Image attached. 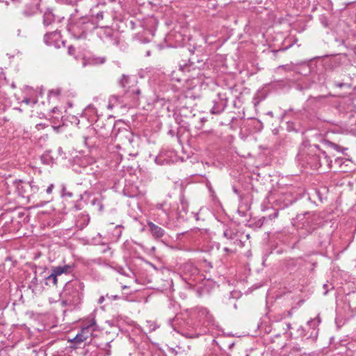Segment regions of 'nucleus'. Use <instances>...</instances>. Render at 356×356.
<instances>
[{
    "label": "nucleus",
    "mask_w": 356,
    "mask_h": 356,
    "mask_svg": "<svg viewBox=\"0 0 356 356\" xmlns=\"http://www.w3.org/2000/svg\"><path fill=\"white\" fill-rule=\"evenodd\" d=\"M97 325L95 319L92 317L88 319L83 325L81 331L72 339L69 341L79 346L82 343H87L90 341L93 332L97 330Z\"/></svg>",
    "instance_id": "obj_3"
},
{
    "label": "nucleus",
    "mask_w": 356,
    "mask_h": 356,
    "mask_svg": "<svg viewBox=\"0 0 356 356\" xmlns=\"http://www.w3.org/2000/svg\"><path fill=\"white\" fill-rule=\"evenodd\" d=\"M81 173H86L88 175V178L87 180L90 182L91 185L95 184V180L96 179H93L95 177V175H90L88 172V168H83L82 170L80 171Z\"/></svg>",
    "instance_id": "obj_15"
},
{
    "label": "nucleus",
    "mask_w": 356,
    "mask_h": 356,
    "mask_svg": "<svg viewBox=\"0 0 356 356\" xmlns=\"http://www.w3.org/2000/svg\"><path fill=\"white\" fill-rule=\"evenodd\" d=\"M147 225L151 232V234L154 238H161L165 234L164 229L159 227L158 225H155L152 222L149 221L147 222Z\"/></svg>",
    "instance_id": "obj_10"
},
{
    "label": "nucleus",
    "mask_w": 356,
    "mask_h": 356,
    "mask_svg": "<svg viewBox=\"0 0 356 356\" xmlns=\"http://www.w3.org/2000/svg\"><path fill=\"white\" fill-rule=\"evenodd\" d=\"M188 67L187 65H184V66H179V69L177 71H174L172 72V74H171V78L172 79H175V80H177V81H181V78L179 77V76H177L176 75L177 73L178 72H184L186 70H188Z\"/></svg>",
    "instance_id": "obj_13"
},
{
    "label": "nucleus",
    "mask_w": 356,
    "mask_h": 356,
    "mask_svg": "<svg viewBox=\"0 0 356 356\" xmlns=\"http://www.w3.org/2000/svg\"><path fill=\"white\" fill-rule=\"evenodd\" d=\"M343 86V83H339L337 84V86L339 88H341Z\"/></svg>",
    "instance_id": "obj_44"
},
{
    "label": "nucleus",
    "mask_w": 356,
    "mask_h": 356,
    "mask_svg": "<svg viewBox=\"0 0 356 356\" xmlns=\"http://www.w3.org/2000/svg\"><path fill=\"white\" fill-rule=\"evenodd\" d=\"M286 330H289L291 328V325L290 323H286Z\"/></svg>",
    "instance_id": "obj_39"
},
{
    "label": "nucleus",
    "mask_w": 356,
    "mask_h": 356,
    "mask_svg": "<svg viewBox=\"0 0 356 356\" xmlns=\"http://www.w3.org/2000/svg\"><path fill=\"white\" fill-rule=\"evenodd\" d=\"M71 270V267L69 265H64L62 266H56L52 269V273H54L57 277L61 275L62 274H67L70 273Z\"/></svg>",
    "instance_id": "obj_12"
},
{
    "label": "nucleus",
    "mask_w": 356,
    "mask_h": 356,
    "mask_svg": "<svg viewBox=\"0 0 356 356\" xmlns=\"http://www.w3.org/2000/svg\"><path fill=\"white\" fill-rule=\"evenodd\" d=\"M44 42L47 44H58L59 42L64 44L65 43V42L61 39L60 33L58 31L46 33L44 36Z\"/></svg>",
    "instance_id": "obj_9"
},
{
    "label": "nucleus",
    "mask_w": 356,
    "mask_h": 356,
    "mask_svg": "<svg viewBox=\"0 0 356 356\" xmlns=\"http://www.w3.org/2000/svg\"><path fill=\"white\" fill-rule=\"evenodd\" d=\"M37 99H35V98H24L23 100H22V102L23 103H25L26 104H35L37 103Z\"/></svg>",
    "instance_id": "obj_22"
},
{
    "label": "nucleus",
    "mask_w": 356,
    "mask_h": 356,
    "mask_svg": "<svg viewBox=\"0 0 356 356\" xmlns=\"http://www.w3.org/2000/svg\"><path fill=\"white\" fill-rule=\"evenodd\" d=\"M234 191L236 193H238V191H237V190H236V188H234Z\"/></svg>",
    "instance_id": "obj_49"
},
{
    "label": "nucleus",
    "mask_w": 356,
    "mask_h": 356,
    "mask_svg": "<svg viewBox=\"0 0 356 356\" xmlns=\"http://www.w3.org/2000/svg\"><path fill=\"white\" fill-rule=\"evenodd\" d=\"M61 90L60 88L52 89L49 92V97H58L60 95Z\"/></svg>",
    "instance_id": "obj_19"
},
{
    "label": "nucleus",
    "mask_w": 356,
    "mask_h": 356,
    "mask_svg": "<svg viewBox=\"0 0 356 356\" xmlns=\"http://www.w3.org/2000/svg\"><path fill=\"white\" fill-rule=\"evenodd\" d=\"M212 106L210 112L212 114L219 115L222 113L227 106V96L226 92H218L211 98Z\"/></svg>",
    "instance_id": "obj_8"
},
{
    "label": "nucleus",
    "mask_w": 356,
    "mask_h": 356,
    "mask_svg": "<svg viewBox=\"0 0 356 356\" xmlns=\"http://www.w3.org/2000/svg\"><path fill=\"white\" fill-rule=\"evenodd\" d=\"M58 153L60 156H62L63 158H65V153L63 151V149L61 147L58 148Z\"/></svg>",
    "instance_id": "obj_32"
},
{
    "label": "nucleus",
    "mask_w": 356,
    "mask_h": 356,
    "mask_svg": "<svg viewBox=\"0 0 356 356\" xmlns=\"http://www.w3.org/2000/svg\"><path fill=\"white\" fill-rule=\"evenodd\" d=\"M292 202H293V201L291 200H289L287 202L284 203V206L287 207V206L290 205Z\"/></svg>",
    "instance_id": "obj_34"
},
{
    "label": "nucleus",
    "mask_w": 356,
    "mask_h": 356,
    "mask_svg": "<svg viewBox=\"0 0 356 356\" xmlns=\"http://www.w3.org/2000/svg\"><path fill=\"white\" fill-rule=\"evenodd\" d=\"M104 300V296H102L100 297V298L99 299V303H102Z\"/></svg>",
    "instance_id": "obj_38"
},
{
    "label": "nucleus",
    "mask_w": 356,
    "mask_h": 356,
    "mask_svg": "<svg viewBox=\"0 0 356 356\" xmlns=\"http://www.w3.org/2000/svg\"><path fill=\"white\" fill-rule=\"evenodd\" d=\"M333 147H334V148L337 151H338V152H340V151H341V149H341V147H340L339 145H336V144H333Z\"/></svg>",
    "instance_id": "obj_35"
},
{
    "label": "nucleus",
    "mask_w": 356,
    "mask_h": 356,
    "mask_svg": "<svg viewBox=\"0 0 356 356\" xmlns=\"http://www.w3.org/2000/svg\"><path fill=\"white\" fill-rule=\"evenodd\" d=\"M90 138L88 137H84V144L88 147H91L92 145V143H90Z\"/></svg>",
    "instance_id": "obj_27"
},
{
    "label": "nucleus",
    "mask_w": 356,
    "mask_h": 356,
    "mask_svg": "<svg viewBox=\"0 0 356 356\" xmlns=\"http://www.w3.org/2000/svg\"><path fill=\"white\" fill-rule=\"evenodd\" d=\"M44 127H45V126H44V124H36V125H35V128H36L37 129H38V130H39V129H44Z\"/></svg>",
    "instance_id": "obj_33"
},
{
    "label": "nucleus",
    "mask_w": 356,
    "mask_h": 356,
    "mask_svg": "<svg viewBox=\"0 0 356 356\" xmlns=\"http://www.w3.org/2000/svg\"><path fill=\"white\" fill-rule=\"evenodd\" d=\"M286 49H287V47H286V48H280V49H279L278 50H271V52L273 53V54L274 56H275V54H276L277 52H279V51H286Z\"/></svg>",
    "instance_id": "obj_29"
},
{
    "label": "nucleus",
    "mask_w": 356,
    "mask_h": 356,
    "mask_svg": "<svg viewBox=\"0 0 356 356\" xmlns=\"http://www.w3.org/2000/svg\"><path fill=\"white\" fill-rule=\"evenodd\" d=\"M113 300H118L119 297L118 296H113Z\"/></svg>",
    "instance_id": "obj_42"
},
{
    "label": "nucleus",
    "mask_w": 356,
    "mask_h": 356,
    "mask_svg": "<svg viewBox=\"0 0 356 356\" xmlns=\"http://www.w3.org/2000/svg\"><path fill=\"white\" fill-rule=\"evenodd\" d=\"M146 56H150V51H147V53H146Z\"/></svg>",
    "instance_id": "obj_45"
},
{
    "label": "nucleus",
    "mask_w": 356,
    "mask_h": 356,
    "mask_svg": "<svg viewBox=\"0 0 356 356\" xmlns=\"http://www.w3.org/2000/svg\"><path fill=\"white\" fill-rule=\"evenodd\" d=\"M302 67L304 68V72H300L301 74H307V73H308L309 72V67H308V65H306V64H304L302 65Z\"/></svg>",
    "instance_id": "obj_30"
},
{
    "label": "nucleus",
    "mask_w": 356,
    "mask_h": 356,
    "mask_svg": "<svg viewBox=\"0 0 356 356\" xmlns=\"http://www.w3.org/2000/svg\"><path fill=\"white\" fill-rule=\"evenodd\" d=\"M41 160L42 163L45 164H50L51 163V159L49 157L48 154H44L41 156Z\"/></svg>",
    "instance_id": "obj_23"
},
{
    "label": "nucleus",
    "mask_w": 356,
    "mask_h": 356,
    "mask_svg": "<svg viewBox=\"0 0 356 356\" xmlns=\"http://www.w3.org/2000/svg\"><path fill=\"white\" fill-rule=\"evenodd\" d=\"M127 81H128V76H127L125 75H122V80H121L120 83L123 88L125 87V84L127 83Z\"/></svg>",
    "instance_id": "obj_26"
},
{
    "label": "nucleus",
    "mask_w": 356,
    "mask_h": 356,
    "mask_svg": "<svg viewBox=\"0 0 356 356\" xmlns=\"http://www.w3.org/2000/svg\"><path fill=\"white\" fill-rule=\"evenodd\" d=\"M89 221H90V217H89L88 214L82 213L80 216H79V217L76 221V225L78 228L82 229L86 226H87Z\"/></svg>",
    "instance_id": "obj_11"
},
{
    "label": "nucleus",
    "mask_w": 356,
    "mask_h": 356,
    "mask_svg": "<svg viewBox=\"0 0 356 356\" xmlns=\"http://www.w3.org/2000/svg\"><path fill=\"white\" fill-rule=\"evenodd\" d=\"M157 209H161V210H163V205H162V204L158 205V206H157Z\"/></svg>",
    "instance_id": "obj_40"
},
{
    "label": "nucleus",
    "mask_w": 356,
    "mask_h": 356,
    "mask_svg": "<svg viewBox=\"0 0 356 356\" xmlns=\"http://www.w3.org/2000/svg\"><path fill=\"white\" fill-rule=\"evenodd\" d=\"M169 324L186 338H197L205 334L208 326L218 327L213 316L207 308L202 307L187 309L180 316L169 319Z\"/></svg>",
    "instance_id": "obj_1"
},
{
    "label": "nucleus",
    "mask_w": 356,
    "mask_h": 356,
    "mask_svg": "<svg viewBox=\"0 0 356 356\" xmlns=\"http://www.w3.org/2000/svg\"><path fill=\"white\" fill-rule=\"evenodd\" d=\"M68 105H69V106H70V107H72V103H70V102H69V103H68Z\"/></svg>",
    "instance_id": "obj_47"
},
{
    "label": "nucleus",
    "mask_w": 356,
    "mask_h": 356,
    "mask_svg": "<svg viewBox=\"0 0 356 356\" xmlns=\"http://www.w3.org/2000/svg\"><path fill=\"white\" fill-rule=\"evenodd\" d=\"M86 111H90L92 113H95L96 112V109L95 108L92 106V105H89L86 108Z\"/></svg>",
    "instance_id": "obj_31"
},
{
    "label": "nucleus",
    "mask_w": 356,
    "mask_h": 356,
    "mask_svg": "<svg viewBox=\"0 0 356 356\" xmlns=\"http://www.w3.org/2000/svg\"><path fill=\"white\" fill-rule=\"evenodd\" d=\"M224 251L226 252H229V249L228 248H224Z\"/></svg>",
    "instance_id": "obj_41"
},
{
    "label": "nucleus",
    "mask_w": 356,
    "mask_h": 356,
    "mask_svg": "<svg viewBox=\"0 0 356 356\" xmlns=\"http://www.w3.org/2000/svg\"><path fill=\"white\" fill-rule=\"evenodd\" d=\"M92 203L93 205L97 204L99 207V209L100 211L102 210L103 206L102 205V204L100 203V201L98 199L95 198L94 200H92Z\"/></svg>",
    "instance_id": "obj_25"
},
{
    "label": "nucleus",
    "mask_w": 356,
    "mask_h": 356,
    "mask_svg": "<svg viewBox=\"0 0 356 356\" xmlns=\"http://www.w3.org/2000/svg\"><path fill=\"white\" fill-rule=\"evenodd\" d=\"M318 215L314 211H307L296 216L294 225L297 227L300 238H305L317 228Z\"/></svg>",
    "instance_id": "obj_2"
},
{
    "label": "nucleus",
    "mask_w": 356,
    "mask_h": 356,
    "mask_svg": "<svg viewBox=\"0 0 356 356\" xmlns=\"http://www.w3.org/2000/svg\"><path fill=\"white\" fill-rule=\"evenodd\" d=\"M67 51L70 55H74L75 59L81 58L83 60V67L87 65L103 64L106 61L105 57H99L89 53L83 52L81 50V46H68Z\"/></svg>",
    "instance_id": "obj_4"
},
{
    "label": "nucleus",
    "mask_w": 356,
    "mask_h": 356,
    "mask_svg": "<svg viewBox=\"0 0 356 356\" xmlns=\"http://www.w3.org/2000/svg\"><path fill=\"white\" fill-rule=\"evenodd\" d=\"M57 111H59V109L57 107H55L52 109V112L54 113H56Z\"/></svg>",
    "instance_id": "obj_37"
},
{
    "label": "nucleus",
    "mask_w": 356,
    "mask_h": 356,
    "mask_svg": "<svg viewBox=\"0 0 356 356\" xmlns=\"http://www.w3.org/2000/svg\"><path fill=\"white\" fill-rule=\"evenodd\" d=\"M57 276L51 272V273L47 277V280L51 281L54 285H56L58 282Z\"/></svg>",
    "instance_id": "obj_21"
},
{
    "label": "nucleus",
    "mask_w": 356,
    "mask_h": 356,
    "mask_svg": "<svg viewBox=\"0 0 356 356\" xmlns=\"http://www.w3.org/2000/svg\"><path fill=\"white\" fill-rule=\"evenodd\" d=\"M320 323H321V319H320L319 316H317L316 318L311 319L310 321H309L307 322V324L309 327L315 329V327H316L319 325Z\"/></svg>",
    "instance_id": "obj_17"
},
{
    "label": "nucleus",
    "mask_w": 356,
    "mask_h": 356,
    "mask_svg": "<svg viewBox=\"0 0 356 356\" xmlns=\"http://www.w3.org/2000/svg\"><path fill=\"white\" fill-rule=\"evenodd\" d=\"M13 186L18 195L24 198H29L39 191V186L33 181L16 179L13 181Z\"/></svg>",
    "instance_id": "obj_6"
},
{
    "label": "nucleus",
    "mask_w": 356,
    "mask_h": 356,
    "mask_svg": "<svg viewBox=\"0 0 356 356\" xmlns=\"http://www.w3.org/2000/svg\"><path fill=\"white\" fill-rule=\"evenodd\" d=\"M201 121L203 122H205L206 120L204 118H202Z\"/></svg>",
    "instance_id": "obj_48"
},
{
    "label": "nucleus",
    "mask_w": 356,
    "mask_h": 356,
    "mask_svg": "<svg viewBox=\"0 0 356 356\" xmlns=\"http://www.w3.org/2000/svg\"><path fill=\"white\" fill-rule=\"evenodd\" d=\"M54 187V184H50V185L47 187V188L46 189V192H47V193H48V194H51V192H52V190H53Z\"/></svg>",
    "instance_id": "obj_28"
},
{
    "label": "nucleus",
    "mask_w": 356,
    "mask_h": 356,
    "mask_svg": "<svg viewBox=\"0 0 356 356\" xmlns=\"http://www.w3.org/2000/svg\"><path fill=\"white\" fill-rule=\"evenodd\" d=\"M140 90L139 89H134L131 91L127 92L124 97H119L118 95H112L108 99L107 108L112 109L113 108L121 106L122 104H127L128 99L131 97V104L130 106L136 105L139 99Z\"/></svg>",
    "instance_id": "obj_5"
},
{
    "label": "nucleus",
    "mask_w": 356,
    "mask_h": 356,
    "mask_svg": "<svg viewBox=\"0 0 356 356\" xmlns=\"http://www.w3.org/2000/svg\"><path fill=\"white\" fill-rule=\"evenodd\" d=\"M223 235L225 238L230 240L234 239L236 236V234H234L232 231L229 229L225 230Z\"/></svg>",
    "instance_id": "obj_18"
},
{
    "label": "nucleus",
    "mask_w": 356,
    "mask_h": 356,
    "mask_svg": "<svg viewBox=\"0 0 356 356\" xmlns=\"http://www.w3.org/2000/svg\"><path fill=\"white\" fill-rule=\"evenodd\" d=\"M122 234L121 226L117 225L114 227V231L112 233L113 238L111 239H118Z\"/></svg>",
    "instance_id": "obj_16"
},
{
    "label": "nucleus",
    "mask_w": 356,
    "mask_h": 356,
    "mask_svg": "<svg viewBox=\"0 0 356 356\" xmlns=\"http://www.w3.org/2000/svg\"><path fill=\"white\" fill-rule=\"evenodd\" d=\"M146 324V326L147 327V329L149 332H153L156 329V324L152 321H147Z\"/></svg>",
    "instance_id": "obj_20"
},
{
    "label": "nucleus",
    "mask_w": 356,
    "mask_h": 356,
    "mask_svg": "<svg viewBox=\"0 0 356 356\" xmlns=\"http://www.w3.org/2000/svg\"><path fill=\"white\" fill-rule=\"evenodd\" d=\"M106 347L110 348H111L110 342L106 343Z\"/></svg>",
    "instance_id": "obj_43"
},
{
    "label": "nucleus",
    "mask_w": 356,
    "mask_h": 356,
    "mask_svg": "<svg viewBox=\"0 0 356 356\" xmlns=\"http://www.w3.org/2000/svg\"><path fill=\"white\" fill-rule=\"evenodd\" d=\"M278 68H282L284 69L285 70H297V69L292 65H281Z\"/></svg>",
    "instance_id": "obj_24"
},
{
    "label": "nucleus",
    "mask_w": 356,
    "mask_h": 356,
    "mask_svg": "<svg viewBox=\"0 0 356 356\" xmlns=\"http://www.w3.org/2000/svg\"><path fill=\"white\" fill-rule=\"evenodd\" d=\"M97 19H103V13H99L97 15Z\"/></svg>",
    "instance_id": "obj_36"
},
{
    "label": "nucleus",
    "mask_w": 356,
    "mask_h": 356,
    "mask_svg": "<svg viewBox=\"0 0 356 356\" xmlns=\"http://www.w3.org/2000/svg\"><path fill=\"white\" fill-rule=\"evenodd\" d=\"M183 280L191 286H195L201 280V275L198 268L192 263H186L182 266Z\"/></svg>",
    "instance_id": "obj_7"
},
{
    "label": "nucleus",
    "mask_w": 356,
    "mask_h": 356,
    "mask_svg": "<svg viewBox=\"0 0 356 356\" xmlns=\"http://www.w3.org/2000/svg\"><path fill=\"white\" fill-rule=\"evenodd\" d=\"M54 22V15L49 13H45L43 16V24L46 26L51 25Z\"/></svg>",
    "instance_id": "obj_14"
},
{
    "label": "nucleus",
    "mask_w": 356,
    "mask_h": 356,
    "mask_svg": "<svg viewBox=\"0 0 356 356\" xmlns=\"http://www.w3.org/2000/svg\"><path fill=\"white\" fill-rule=\"evenodd\" d=\"M111 355V351L109 350H107V353H106V355Z\"/></svg>",
    "instance_id": "obj_46"
}]
</instances>
